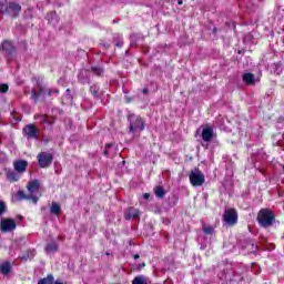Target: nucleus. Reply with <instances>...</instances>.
<instances>
[{
    "mask_svg": "<svg viewBox=\"0 0 284 284\" xmlns=\"http://www.w3.org/2000/svg\"><path fill=\"white\" fill-rule=\"evenodd\" d=\"M7 178L10 181H19V175L17 173H14V171L7 172Z\"/></svg>",
    "mask_w": 284,
    "mask_h": 284,
    "instance_id": "20",
    "label": "nucleus"
},
{
    "mask_svg": "<svg viewBox=\"0 0 284 284\" xmlns=\"http://www.w3.org/2000/svg\"><path fill=\"white\" fill-rule=\"evenodd\" d=\"M130 132H143L145 130V121L139 115H129Z\"/></svg>",
    "mask_w": 284,
    "mask_h": 284,
    "instance_id": "3",
    "label": "nucleus"
},
{
    "mask_svg": "<svg viewBox=\"0 0 284 284\" xmlns=\"http://www.w3.org/2000/svg\"><path fill=\"white\" fill-rule=\"evenodd\" d=\"M189 179L193 187H201V185L205 183V175H203V172L197 169L191 171Z\"/></svg>",
    "mask_w": 284,
    "mask_h": 284,
    "instance_id": "4",
    "label": "nucleus"
},
{
    "mask_svg": "<svg viewBox=\"0 0 284 284\" xmlns=\"http://www.w3.org/2000/svg\"><path fill=\"white\" fill-rule=\"evenodd\" d=\"M33 256H34V251H31L28 253L27 256H22L21 258H22V261H27V258H33Z\"/></svg>",
    "mask_w": 284,
    "mask_h": 284,
    "instance_id": "24",
    "label": "nucleus"
},
{
    "mask_svg": "<svg viewBox=\"0 0 284 284\" xmlns=\"http://www.w3.org/2000/svg\"><path fill=\"white\" fill-rule=\"evenodd\" d=\"M203 230L205 234H212L214 232V229L212 226H204Z\"/></svg>",
    "mask_w": 284,
    "mask_h": 284,
    "instance_id": "23",
    "label": "nucleus"
},
{
    "mask_svg": "<svg viewBox=\"0 0 284 284\" xmlns=\"http://www.w3.org/2000/svg\"><path fill=\"white\" fill-rule=\"evenodd\" d=\"M132 284H148V280L145 276H136L133 281Z\"/></svg>",
    "mask_w": 284,
    "mask_h": 284,
    "instance_id": "19",
    "label": "nucleus"
},
{
    "mask_svg": "<svg viewBox=\"0 0 284 284\" xmlns=\"http://www.w3.org/2000/svg\"><path fill=\"white\" fill-rule=\"evenodd\" d=\"M57 250H59V246L57 245V243H50V244H48L47 247H45V251H47L48 253H50V252H57Z\"/></svg>",
    "mask_w": 284,
    "mask_h": 284,
    "instance_id": "21",
    "label": "nucleus"
},
{
    "mask_svg": "<svg viewBox=\"0 0 284 284\" xmlns=\"http://www.w3.org/2000/svg\"><path fill=\"white\" fill-rule=\"evenodd\" d=\"M179 6H183V0L178 1Z\"/></svg>",
    "mask_w": 284,
    "mask_h": 284,
    "instance_id": "31",
    "label": "nucleus"
},
{
    "mask_svg": "<svg viewBox=\"0 0 284 284\" xmlns=\"http://www.w3.org/2000/svg\"><path fill=\"white\" fill-rule=\"evenodd\" d=\"M257 221L262 227H270L274 223V213L267 209H262L257 214Z\"/></svg>",
    "mask_w": 284,
    "mask_h": 284,
    "instance_id": "2",
    "label": "nucleus"
},
{
    "mask_svg": "<svg viewBox=\"0 0 284 284\" xmlns=\"http://www.w3.org/2000/svg\"><path fill=\"white\" fill-rule=\"evenodd\" d=\"M92 71H93L95 74H98V75H100V74L103 73V69L97 68V67L92 68Z\"/></svg>",
    "mask_w": 284,
    "mask_h": 284,
    "instance_id": "25",
    "label": "nucleus"
},
{
    "mask_svg": "<svg viewBox=\"0 0 284 284\" xmlns=\"http://www.w3.org/2000/svg\"><path fill=\"white\" fill-rule=\"evenodd\" d=\"M213 136H214V129H212V126H206L202 130V139L206 143H210Z\"/></svg>",
    "mask_w": 284,
    "mask_h": 284,
    "instance_id": "10",
    "label": "nucleus"
},
{
    "mask_svg": "<svg viewBox=\"0 0 284 284\" xmlns=\"http://www.w3.org/2000/svg\"><path fill=\"white\" fill-rule=\"evenodd\" d=\"M242 79L243 82L246 83V85H254L256 83V78L253 73H244Z\"/></svg>",
    "mask_w": 284,
    "mask_h": 284,
    "instance_id": "13",
    "label": "nucleus"
},
{
    "mask_svg": "<svg viewBox=\"0 0 284 284\" xmlns=\"http://www.w3.org/2000/svg\"><path fill=\"white\" fill-rule=\"evenodd\" d=\"M38 284H54V276H52V274H49L47 277L40 280Z\"/></svg>",
    "mask_w": 284,
    "mask_h": 284,
    "instance_id": "17",
    "label": "nucleus"
},
{
    "mask_svg": "<svg viewBox=\"0 0 284 284\" xmlns=\"http://www.w3.org/2000/svg\"><path fill=\"white\" fill-rule=\"evenodd\" d=\"M47 20L51 26H57V23H59V16H57V12H49L47 14Z\"/></svg>",
    "mask_w": 284,
    "mask_h": 284,
    "instance_id": "14",
    "label": "nucleus"
},
{
    "mask_svg": "<svg viewBox=\"0 0 284 284\" xmlns=\"http://www.w3.org/2000/svg\"><path fill=\"white\" fill-rule=\"evenodd\" d=\"M50 212H51V214L59 215V212H61V205H59L57 202H53L51 204Z\"/></svg>",
    "mask_w": 284,
    "mask_h": 284,
    "instance_id": "18",
    "label": "nucleus"
},
{
    "mask_svg": "<svg viewBox=\"0 0 284 284\" xmlns=\"http://www.w3.org/2000/svg\"><path fill=\"white\" fill-rule=\"evenodd\" d=\"M16 172L23 173L26 168H28V162L23 160H18L13 163Z\"/></svg>",
    "mask_w": 284,
    "mask_h": 284,
    "instance_id": "12",
    "label": "nucleus"
},
{
    "mask_svg": "<svg viewBox=\"0 0 284 284\" xmlns=\"http://www.w3.org/2000/svg\"><path fill=\"white\" fill-rule=\"evenodd\" d=\"M8 89H9L8 84H0V92L6 93L8 92Z\"/></svg>",
    "mask_w": 284,
    "mask_h": 284,
    "instance_id": "26",
    "label": "nucleus"
},
{
    "mask_svg": "<svg viewBox=\"0 0 284 284\" xmlns=\"http://www.w3.org/2000/svg\"><path fill=\"white\" fill-rule=\"evenodd\" d=\"M39 180H33L29 182V184L27 185V190L29 192L27 199L31 200L33 203H38L39 199H41V192L39 191Z\"/></svg>",
    "mask_w": 284,
    "mask_h": 284,
    "instance_id": "1",
    "label": "nucleus"
},
{
    "mask_svg": "<svg viewBox=\"0 0 284 284\" xmlns=\"http://www.w3.org/2000/svg\"><path fill=\"white\" fill-rule=\"evenodd\" d=\"M143 199H145V200L150 199V194L149 193H144L143 194Z\"/></svg>",
    "mask_w": 284,
    "mask_h": 284,
    "instance_id": "29",
    "label": "nucleus"
},
{
    "mask_svg": "<svg viewBox=\"0 0 284 284\" xmlns=\"http://www.w3.org/2000/svg\"><path fill=\"white\" fill-rule=\"evenodd\" d=\"M18 196H19V199H26V195L23 194V191H19Z\"/></svg>",
    "mask_w": 284,
    "mask_h": 284,
    "instance_id": "28",
    "label": "nucleus"
},
{
    "mask_svg": "<svg viewBox=\"0 0 284 284\" xmlns=\"http://www.w3.org/2000/svg\"><path fill=\"white\" fill-rule=\"evenodd\" d=\"M0 230L2 232H12V230H17V222L12 219L2 220L0 223Z\"/></svg>",
    "mask_w": 284,
    "mask_h": 284,
    "instance_id": "6",
    "label": "nucleus"
},
{
    "mask_svg": "<svg viewBox=\"0 0 284 284\" xmlns=\"http://www.w3.org/2000/svg\"><path fill=\"white\" fill-rule=\"evenodd\" d=\"M155 195H158L159 199H162V196L165 195V191H163V187L161 186L155 187Z\"/></svg>",
    "mask_w": 284,
    "mask_h": 284,
    "instance_id": "22",
    "label": "nucleus"
},
{
    "mask_svg": "<svg viewBox=\"0 0 284 284\" xmlns=\"http://www.w3.org/2000/svg\"><path fill=\"white\" fill-rule=\"evenodd\" d=\"M141 212L138 209H129L125 213V219H138L140 216Z\"/></svg>",
    "mask_w": 284,
    "mask_h": 284,
    "instance_id": "15",
    "label": "nucleus"
},
{
    "mask_svg": "<svg viewBox=\"0 0 284 284\" xmlns=\"http://www.w3.org/2000/svg\"><path fill=\"white\" fill-rule=\"evenodd\" d=\"M23 132L26 136H29V139H36L37 134L39 133V130L34 124H28L24 126Z\"/></svg>",
    "mask_w": 284,
    "mask_h": 284,
    "instance_id": "8",
    "label": "nucleus"
},
{
    "mask_svg": "<svg viewBox=\"0 0 284 284\" xmlns=\"http://www.w3.org/2000/svg\"><path fill=\"white\" fill-rule=\"evenodd\" d=\"M134 258H139V255H134Z\"/></svg>",
    "mask_w": 284,
    "mask_h": 284,
    "instance_id": "35",
    "label": "nucleus"
},
{
    "mask_svg": "<svg viewBox=\"0 0 284 284\" xmlns=\"http://www.w3.org/2000/svg\"><path fill=\"white\" fill-rule=\"evenodd\" d=\"M223 219H224V223H226L227 225H236V223H239V214L234 209H227L224 212Z\"/></svg>",
    "mask_w": 284,
    "mask_h": 284,
    "instance_id": "5",
    "label": "nucleus"
},
{
    "mask_svg": "<svg viewBox=\"0 0 284 284\" xmlns=\"http://www.w3.org/2000/svg\"><path fill=\"white\" fill-rule=\"evenodd\" d=\"M11 265L10 262H6L3 264L0 265V272L1 274H10V270H11Z\"/></svg>",
    "mask_w": 284,
    "mask_h": 284,
    "instance_id": "16",
    "label": "nucleus"
},
{
    "mask_svg": "<svg viewBox=\"0 0 284 284\" xmlns=\"http://www.w3.org/2000/svg\"><path fill=\"white\" fill-rule=\"evenodd\" d=\"M1 12H3V6L0 7Z\"/></svg>",
    "mask_w": 284,
    "mask_h": 284,
    "instance_id": "33",
    "label": "nucleus"
},
{
    "mask_svg": "<svg viewBox=\"0 0 284 284\" xmlns=\"http://www.w3.org/2000/svg\"><path fill=\"white\" fill-rule=\"evenodd\" d=\"M3 212H6V203L0 201V214H2Z\"/></svg>",
    "mask_w": 284,
    "mask_h": 284,
    "instance_id": "27",
    "label": "nucleus"
},
{
    "mask_svg": "<svg viewBox=\"0 0 284 284\" xmlns=\"http://www.w3.org/2000/svg\"><path fill=\"white\" fill-rule=\"evenodd\" d=\"M32 99H37V93L32 92Z\"/></svg>",
    "mask_w": 284,
    "mask_h": 284,
    "instance_id": "30",
    "label": "nucleus"
},
{
    "mask_svg": "<svg viewBox=\"0 0 284 284\" xmlns=\"http://www.w3.org/2000/svg\"><path fill=\"white\" fill-rule=\"evenodd\" d=\"M54 284H63L61 281H55Z\"/></svg>",
    "mask_w": 284,
    "mask_h": 284,
    "instance_id": "32",
    "label": "nucleus"
},
{
    "mask_svg": "<svg viewBox=\"0 0 284 284\" xmlns=\"http://www.w3.org/2000/svg\"><path fill=\"white\" fill-rule=\"evenodd\" d=\"M52 153L42 152L38 155L39 165L41 168H48L52 163Z\"/></svg>",
    "mask_w": 284,
    "mask_h": 284,
    "instance_id": "7",
    "label": "nucleus"
},
{
    "mask_svg": "<svg viewBox=\"0 0 284 284\" xmlns=\"http://www.w3.org/2000/svg\"><path fill=\"white\" fill-rule=\"evenodd\" d=\"M4 11L11 14L12 17H17V14L21 12V7L14 2H10Z\"/></svg>",
    "mask_w": 284,
    "mask_h": 284,
    "instance_id": "9",
    "label": "nucleus"
},
{
    "mask_svg": "<svg viewBox=\"0 0 284 284\" xmlns=\"http://www.w3.org/2000/svg\"><path fill=\"white\" fill-rule=\"evenodd\" d=\"M0 50H2V52H7V54H12V52H14V45L6 40L0 44Z\"/></svg>",
    "mask_w": 284,
    "mask_h": 284,
    "instance_id": "11",
    "label": "nucleus"
},
{
    "mask_svg": "<svg viewBox=\"0 0 284 284\" xmlns=\"http://www.w3.org/2000/svg\"><path fill=\"white\" fill-rule=\"evenodd\" d=\"M143 92H144V94H145V92H148V89H144Z\"/></svg>",
    "mask_w": 284,
    "mask_h": 284,
    "instance_id": "34",
    "label": "nucleus"
}]
</instances>
